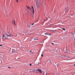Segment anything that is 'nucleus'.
Returning <instances> with one entry per match:
<instances>
[{"instance_id": "f257e3e1", "label": "nucleus", "mask_w": 75, "mask_h": 75, "mask_svg": "<svg viewBox=\"0 0 75 75\" xmlns=\"http://www.w3.org/2000/svg\"><path fill=\"white\" fill-rule=\"evenodd\" d=\"M5 38L6 39H8V37H11V35L8 32H6L5 34Z\"/></svg>"}, {"instance_id": "f03ea898", "label": "nucleus", "mask_w": 75, "mask_h": 75, "mask_svg": "<svg viewBox=\"0 0 75 75\" xmlns=\"http://www.w3.org/2000/svg\"><path fill=\"white\" fill-rule=\"evenodd\" d=\"M36 6L37 8H40V4H38V1H36Z\"/></svg>"}, {"instance_id": "7ed1b4c3", "label": "nucleus", "mask_w": 75, "mask_h": 75, "mask_svg": "<svg viewBox=\"0 0 75 75\" xmlns=\"http://www.w3.org/2000/svg\"><path fill=\"white\" fill-rule=\"evenodd\" d=\"M16 50H16H15V51H12V52L13 53V54H18V53H17V50Z\"/></svg>"}, {"instance_id": "20e7f679", "label": "nucleus", "mask_w": 75, "mask_h": 75, "mask_svg": "<svg viewBox=\"0 0 75 75\" xmlns=\"http://www.w3.org/2000/svg\"><path fill=\"white\" fill-rule=\"evenodd\" d=\"M32 13H33V14H34V7L33 6H32Z\"/></svg>"}, {"instance_id": "39448f33", "label": "nucleus", "mask_w": 75, "mask_h": 75, "mask_svg": "<svg viewBox=\"0 0 75 75\" xmlns=\"http://www.w3.org/2000/svg\"><path fill=\"white\" fill-rule=\"evenodd\" d=\"M37 71H39V72H40V73H42V71H41V70L40 69H37Z\"/></svg>"}, {"instance_id": "423d86ee", "label": "nucleus", "mask_w": 75, "mask_h": 75, "mask_svg": "<svg viewBox=\"0 0 75 75\" xmlns=\"http://www.w3.org/2000/svg\"><path fill=\"white\" fill-rule=\"evenodd\" d=\"M68 7L66 6L65 7V11L66 12L67 11H68Z\"/></svg>"}, {"instance_id": "0eeeda50", "label": "nucleus", "mask_w": 75, "mask_h": 75, "mask_svg": "<svg viewBox=\"0 0 75 75\" xmlns=\"http://www.w3.org/2000/svg\"><path fill=\"white\" fill-rule=\"evenodd\" d=\"M45 35H50V36H51V34H48V33H45Z\"/></svg>"}, {"instance_id": "6e6552de", "label": "nucleus", "mask_w": 75, "mask_h": 75, "mask_svg": "<svg viewBox=\"0 0 75 75\" xmlns=\"http://www.w3.org/2000/svg\"><path fill=\"white\" fill-rule=\"evenodd\" d=\"M29 51L30 52L29 53H30V54H33V53H34V52H33L31 50H29Z\"/></svg>"}, {"instance_id": "1a4fd4ad", "label": "nucleus", "mask_w": 75, "mask_h": 75, "mask_svg": "<svg viewBox=\"0 0 75 75\" xmlns=\"http://www.w3.org/2000/svg\"><path fill=\"white\" fill-rule=\"evenodd\" d=\"M52 33H56V30H52Z\"/></svg>"}, {"instance_id": "9d476101", "label": "nucleus", "mask_w": 75, "mask_h": 75, "mask_svg": "<svg viewBox=\"0 0 75 75\" xmlns=\"http://www.w3.org/2000/svg\"><path fill=\"white\" fill-rule=\"evenodd\" d=\"M4 37H5V35L4 34L3 36H2V39H3V38H4Z\"/></svg>"}, {"instance_id": "9b49d317", "label": "nucleus", "mask_w": 75, "mask_h": 75, "mask_svg": "<svg viewBox=\"0 0 75 75\" xmlns=\"http://www.w3.org/2000/svg\"><path fill=\"white\" fill-rule=\"evenodd\" d=\"M14 22L15 25H16V21H15V20L14 21Z\"/></svg>"}, {"instance_id": "f8f14e48", "label": "nucleus", "mask_w": 75, "mask_h": 75, "mask_svg": "<svg viewBox=\"0 0 75 75\" xmlns=\"http://www.w3.org/2000/svg\"><path fill=\"white\" fill-rule=\"evenodd\" d=\"M34 40H38V39H36L35 38H34Z\"/></svg>"}, {"instance_id": "ddd939ff", "label": "nucleus", "mask_w": 75, "mask_h": 75, "mask_svg": "<svg viewBox=\"0 0 75 75\" xmlns=\"http://www.w3.org/2000/svg\"><path fill=\"white\" fill-rule=\"evenodd\" d=\"M62 30H64V31H65V29L64 28H62Z\"/></svg>"}, {"instance_id": "4468645a", "label": "nucleus", "mask_w": 75, "mask_h": 75, "mask_svg": "<svg viewBox=\"0 0 75 75\" xmlns=\"http://www.w3.org/2000/svg\"><path fill=\"white\" fill-rule=\"evenodd\" d=\"M30 66H31L32 65V64H29Z\"/></svg>"}, {"instance_id": "2eb2a0df", "label": "nucleus", "mask_w": 75, "mask_h": 75, "mask_svg": "<svg viewBox=\"0 0 75 75\" xmlns=\"http://www.w3.org/2000/svg\"><path fill=\"white\" fill-rule=\"evenodd\" d=\"M16 0V1H17V2H18V0Z\"/></svg>"}, {"instance_id": "dca6fc26", "label": "nucleus", "mask_w": 75, "mask_h": 75, "mask_svg": "<svg viewBox=\"0 0 75 75\" xmlns=\"http://www.w3.org/2000/svg\"><path fill=\"white\" fill-rule=\"evenodd\" d=\"M26 6L27 7V8H28V6Z\"/></svg>"}, {"instance_id": "f3484780", "label": "nucleus", "mask_w": 75, "mask_h": 75, "mask_svg": "<svg viewBox=\"0 0 75 75\" xmlns=\"http://www.w3.org/2000/svg\"><path fill=\"white\" fill-rule=\"evenodd\" d=\"M28 9H29L30 10H31V9L30 8V7H28Z\"/></svg>"}, {"instance_id": "a211bd4d", "label": "nucleus", "mask_w": 75, "mask_h": 75, "mask_svg": "<svg viewBox=\"0 0 75 75\" xmlns=\"http://www.w3.org/2000/svg\"><path fill=\"white\" fill-rule=\"evenodd\" d=\"M51 44H52L53 45H54V43H52Z\"/></svg>"}, {"instance_id": "6ab92c4d", "label": "nucleus", "mask_w": 75, "mask_h": 75, "mask_svg": "<svg viewBox=\"0 0 75 75\" xmlns=\"http://www.w3.org/2000/svg\"><path fill=\"white\" fill-rule=\"evenodd\" d=\"M0 46L1 47H3V45H0Z\"/></svg>"}, {"instance_id": "aec40b11", "label": "nucleus", "mask_w": 75, "mask_h": 75, "mask_svg": "<svg viewBox=\"0 0 75 75\" xmlns=\"http://www.w3.org/2000/svg\"><path fill=\"white\" fill-rule=\"evenodd\" d=\"M71 34L72 35H74V33H71Z\"/></svg>"}, {"instance_id": "412c9836", "label": "nucleus", "mask_w": 75, "mask_h": 75, "mask_svg": "<svg viewBox=\"0 0 75 75\" xmlns=\"http://www.w3.org/2000/svg\"><path fill=\"white\" fill-rule=\"evenodd\" d=\"M57 66H58V65H59V64H58L57 63Z\"/></svg>"}, {"instance_id": "4be33fe9", "label": "nucleus", "mask_w": 75, "mask_h": 75, "mask_svg": "<svg viewBox=\"0 0 75 75\" xmlns=\"http://www.w3.org/2000/svg\"><path fill=\"white\" fill-rule=\"evenodd\" d=\"M41 57H43V54H41Z\"/></svg>"}, {"instance_id": "5701e85b", "label": "nucleus", "mask_w": 75, "mask_h": 75, "mask_svg": "<svg viewBox=\"0 0 75 75\" xmlns=\"http://www.w3.org/2000/svg\"><path fill=\"white\" fill-rule=\"evenodd\" d=\"M34 23H33L32 24V25H34Z\"/></svg>"}, {"instance_id": "b1692460", "label": "nucleus", "mask_w": 75, "mask_h": 75, "mask_svg": "<svg viewBox=\"0 0 75 75\" xmlns=\"http://www.w3.org/2000/svg\"><path fill=\"white\" fill-rule=\"evenodd\" d=\"M8 68H11V67H8Z\"/></svg>"}, {"instance_id": "393cba45", "label": "nucleus", "mask_w": 75, "mask_h": 75, "mask_svg": "<svg viewBox=\"0 0 75 75\" xmlns=\"http://www.w3.org/2000/svg\"><path fill=\"white\" fill-rule=\"evenodd\" d=\"M12 21L13 24V21Z\"/></svg>"}, {"instance_id": "a878e982", "label": "nucleus", "mask_w": 75, "mask_h": 75, "mask_svg": "<svg viewBox=\"0 0 75 75\" xmlns=\"http://www.w3.org/2000/svg\"><path fill=\"white\" fill-rule=\"evenodd\" d=\"M27 14H28V11H27Z\"/></svg>"}, {"instance_id": "bb28decb", "label": "nucleus", "mask_w": 75, "mask_h": 75, "mask_svg": "<svg viewBox=\"0 0 75 75\" xmlns=\"http://www.w3.org/2000/svg\"><path fill=\"white\" fill-rule=\"evenodd\" d=\"M73 65H74V66H75V64Z\"/></svg>"}, {"instance_id": "cd10ccee", "label": "nucleus", "mask_w": 75, "mask_h": 75, "mask_svg": "<svg viewBox=\"0 0 75 75\" xmlns=\"http://www.w3.org/2000/svg\"><path fill=\"white\" fill-rule=\"evenodd\" d=\"M20 42H21V41H20Z\"/></svg>"}, {"instance_id": "c85d7f7f", "label": "nucleus", "mask_w": 75, "mask_h": 75, "mask_svg": "<svg viewBox=\"0 0 75 75\" xmlns=\"http://www.w3.org/2000/svg\"><path fill=\"white\" fill-rule=\"evenodd\" d=\"M45 75H47V74H45Z\"/></svg>"}, {"instance_id": "c756f323", "label": "nucleus", "mask_w": 75, "mask_h": 75, "mask_svg": "<svg viewBox=\"0 0 75 75\" xmlns=\"http://www.w3.org/2000/svg\"><path fill=\"white\" fill-rule=\"evenodd\" d=\"M49 18H50V17H49Z\"/></svg>"}, {"instance_id": "7c9ffc66", "label": "nucleus", "mask_w": 75, "mask_h": 75, "mask_svg": "<svg viewBox=\"0 0 75 75\" xmlns=\"http://www.w3.org/2000/svg\"><path fill=\"white\" fill-rule=\"evenodd\" d=\"M22 48H23V47H22Z\"/></svg>"}, {"instance_id": "2f4dec72", "label": "nucleus", "mask_w": 75, "mask_h": 75, "mask_svg": "<svg viewBox=\"0 0 75 75\" xmlns=\"http://www.w3.org/2000/svg\"><path fill=\"white\" fill-rule=\"evenodd\" d=\"M2 34H3V33H2Z\"/></svg>"}, {"instance_id": "473e14b6", "label": "nucleus", "mask_w": 75, "mask_h": 75, "mask_svg": "<svg viewBox=\"0 0 75 75\" xmlns=\"http://www.w3.org/2000/svg\"><path fill=\"white\" fill-rule=\"evenodd\" d=\"M27 10H26L25 11H26Z\"/></svg>"}]
</instances>
